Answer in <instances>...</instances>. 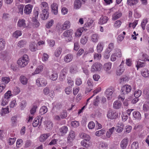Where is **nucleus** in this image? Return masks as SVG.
Here are the masks:
<instances>
[{"instance_id": "obj_60", "label": "nucleus", "mask_w": 149, "mask_h": 149, "mask_svg": "<svg viewBox=\"0 0 149 149\" xmlns=\"http://www.w3.org/2000/svg\"><path fill=\"white\" fill-rule=\"evenodd\" d=\"M71 124L72 126L76 127L79 126V122L75 120L72 121Z\"/></svg>"}, {"instance_id": "obj_12", "label": "nucleus", "mask_w": 149, "mask_h": 149, "mask_svg": "<svg viewBox=\"0 0 149 149\" xmlns=\"http://www.w3.org/2000/svg\"><path fill=\"white\" fill-rule=\"evenodd\" d=\"M112 66V63L110 62H108L105 63L103 65V69L108 74H110V72L109 71L111 69Z\"/></svg>"}, {"instance_id": "obj_14", "label": "nucleus", "mask_w": 149, "mask_h": 149, "mask_svg": "<svg viewBox=\"0 0 149 149\" xmlns=\"http://www.w3.org/2000/svg\"><path fill=\"white\" fill-rule=\"evenodd\" d=\"M88 87H87L86 89V92H88L91 91L93 86V81L92 80L88 79L87 82Z\"/></svg>"}, {"instance_id": "obj_33", "label": "nucleus", "mask_w": 149, "mask_h": 149, "mask_svg": "<svg viewBox=\"0 0 149 149\" xmlns=\"http://www.w3.org/2000/svg\"><path fill=\"white\" fill-rule=\"evenodd\" d=\"M134 118L138 120H140L141 119V115L139 112L136 111H134L133 113Z\"/></svg>"}, {"instance_id": "obj_39", "label": "nucleus", "mask_w": 149, "mask_h": 149, "mask_svg": "<svg viewBox=\"0 0 149 149\" xmlns=\"http://www.w3.org/2000/svg\"><path fill=\"white\" fill-rule=\"evenodd\" d=\"M6 44L5 41L3 39H0V51L2 50L4 48Z\"/></svg>"}, {"instance_id": "obj_50", "label": "nucleus", "mask_w": 149, "mask_h": 149, "mask_svg": "<svg viewBox=\"0 0 149 149\" xmlns=\"http://www.w3.org/2000/svg\"><path fill=\"white\" fill-rule=\"evenodd\" d=\"M22 35L21 31H16L13 34V36L15 38H17L19 37Z\"/></svg>"}, {"instance_id": "obj_32", "label": "nucleus", "mask_w": 149, "mask_h": 149, "mask_svg": "<svg viewBox=\"0 0 149 149\" xmlns=\"http://www.w3.org/2000/svg\"><path fill=\"white\" fill-rule=\"evenodd\" d=\"M18 26L20 27L24 28L26 27V24L25 23V20L22 19L19 20L18 22Z\"/></svg>"}, {"instance_id": "obj_62", "label": "nucleus", "mask_w": 149, "mask_h": 149, "mask_svg": "<svg viewBox=\"0 0 149 149\" xmlns=\"http://www.w3.org/2000/svg\"><path fill=\"white\" fill-rule=\"evenodd\" d=\"M114 48V44L112 43H111L109 44L108 45V48L106 49V50L111 52Z\"/></svg>"}, {"instance_id": "obj_41", "label": "nucleus", "mask_w": 149, "mask_h": 149, "mask_svg": "<svg viewBox=\"0 0 149 149\" xmlns=\"http://www.w3.org/2000/svg\"><path fill=\"white\" fill-rule=\"evenodd\" d=\"M88 37L86 36H82L80 40L81 43L83 45L85 44L88 40Z\"/></svg>"}, {"instance_id": "obj_24", "label": "nucleus", "mask_w": 149, "mask_h": 149, "mask_svg": "<svg viewBox=\"0 0 149 149\" xmlns=\"http://www.w3.org/2000/svg\"><path fill=\"white\" fill-rule=\"evenodd\" d=\"M109 19L106 16H103L101 17L99 20V23L102 24L106 23Z\"/></svg>"}, {"instance_id": "obj_18", "label": "nucleus", "mask_w": 149, "mask_h": 149, "mask_svg": "<svg viewBox=\"0 0 149 149\" xmlns=\"http://www.w3.org/2000/svg\"><path fill=\"white\" fill-rule=\"evenodd\" d=\"M73 59L72 54H67L64 58V61L67 63L71 62Z\"/></svg>"}, {"instance_id": "obj_43", "label": "nucleus", "mask_w": 149, "mask_h": 149, "mask_svg": "<svg viewBox=\"0 0 149 149\" xmlns=\"http://www.w3.org/2000/svg\"><path fill=\"white\" fill-rule=\"evenodd\" d=\"M27 43L25 40H21L19 41L17 45L19 47H23Z\"/></svg>"}, {"instance_id": "obj_57", "label": "nucleus", "mask_w": 149, "mask_h": 149, "mask_svg": "<svg viewBox=\"0 0 149 149\" xmlns=\"http://www.w3.org/2000/svg\"><path fill=\"white\" fill-rule=\"evenodd\" d=\"M1 80L3 82H4L6 84L10 82V79L9 77H4L2 78Z\"/></svg>"}, {"instance_id": "obj_11", "label": "nucleus", "mask_w": 149, "mask_h": 149, "mask_svg": "<svg viewBox=\"0 0 149 149\" xmlns=\"http://www.w3.org/2000/svg\"><path fill=\"white\" fill-rule=\"evenodd\" d=\"M67 72V70L65 68H64L61 71L59 77V80L61 81H63L65 78V74Z\"/></svg>"}, {"instance_id": "obj_23", "label": "nucleus", "mask_w": 149, "mask_h": 149, "mask_svg": "<svg viewBox=\"0 0 149 149\" xmlns=\"http://www.w3.org/2000/svg\"><path fill=\"white\" fill-rule=\"evenodd\" d=\"M41 7L42 11H48L49 7L48 4L47 3L42 2L41 4Z\"/></svg>"}, {"instance_id": "obj_56", "label": "nucleus", "mask_w": 149, "mask_h": 149, "mask_svg": "<svg viewBox=\"0 0 149 149\" xmlns=\"http://www.w3.org/2000/svg\"><path fill=\"white\" fill-rule=\"evenodd\" d=\"M43 69V67L42 66H39L36 69L34 72L35 74H38Z\"/></svg>"}, {"instance_id": "obj_19", "label": "nucleus", "mask_w": 149, "mask_h": 149, "mask_svg": "<svg viewBox=\"0 0 149 149\" xmlns=\"http://www.w3.org/2000/svg\"><path fill=\"white\" fill-rule=\"evenodd\" d=\"M122 15V13L120 12H116L112 15V19L113 20H115L121 17Z\"/></svg>"}, {"instance_id": "obj_61", "label": "nucleus", "mask_w": 149, "mask_h": 149, "mask_svg": "<svg viewBox=\"0 0 149 149\" xmlns=\"http://www.w3.org/2000/svg\"><path fill=\"white\" fill-rule=\"evenodd\" d=\"M138 143L136 142L133 143L131 145V149H138Z\"/></svg>"}, {"instance_id": "obj_34", "label": "nucleus", "mask_w": 149, "mask_h": 149, "mask_svg": "<svg viewBox=\"0 0 149 149\" xmlns=\"http://www.w3.org/2000/svg\"><path fill=\"white\" fill-rule=\"evenodd\" d=\"M122 106V103L120 101H116L113 104V107L116 109H119Z\"/></svg>"}, {"instance_id": "obj_3", "label": "nucleus", "mask_w": 149, "mask_h": 149, "mask_svg": "<svg viewBox=\"0 0 149 149\" xmlns=\"http://www.w3.org/2000/svg\"><path fill=\"white\" fill-rule=\"evenodd\" d=\"M102 65L98 63H94L91 66V72H96L97 71H100L102 67Z\"/></svg>"}, {"instance_id": "obj_22", "label": "nucleus", "mask_w": 149, "mask_h": 149, "mask_svg": "<svg viewBox=\"0 0 149 149\" xmlns=\"http://www.w3.org/2000/svg\"><path fill=\"white\" fill-rule=\"evenodd\" d=\"M70 26V23L68 21H66L61 26V28L63 30H65L66 29H69Z\"/></svg>"}, {"instance_id": "obj_8", "label": "nucleus", "mask_w": 149, "mask_h": 149, "mask_svg": "<svg viewBox=\"0 0 149 149\" xmlns=\"http://www.w3.org/2000/svg\"><path fill=\"white\" fill-rule=\"evenodd\" d=\"M114 92V89L112 88H108L105 92V94L108 100L111 99L112 95Z\"/></svg>"}, {"instance_id": "obj_7", "label": "nucleus", "mask_w": 149, "mask_h": 149, "mask_svg": "<svg viewBox=\"0 0 149 149\" xmlns=\"http://www.w3.org/2000/svg\"><path fill=\"white\" fill-rule=\"evenodd\" d=\"M86 0H75L74 3V8L76 9L80 8L81 5L85 3Z\"/></svg>"}, {"instance_id": "obj_52", "label": "nucleus", "mask_w": 149, "mask_h": 149, "mask_svg": "<svg viewBox=\"0 0 149 149\" xmlns=\"http://www.w3.org/2000/svg\"><path fill=\"white\" fill-rule=\"evenodd\" d=\"M104 133V130L103 129L97 131L95 133V135L98 136H100L103 135Z\"/></svg>"}, {"instance_id": "obj_6", "label": "nucleus", "mask_w": 149, "mask_h": 149, "mask_svg": "<svg viewBox=\"0 0 149 149\" xmlns=\"http://www.w3.org/2000/svg\"><path fill=\"white\" fill-rule=\"evenodd\" d=\"M131 89V86L129 85H125L122 87L121 90L122 93L123 94H127L130 92Z\"/></svg>"}, {"instance_id": "obj_5", "label": "nucleus", "mask_w": 149, "mask_h": 149, "mask_svg": "<svg viewBox=\"0 0 149 149\" xmlns=\"http://www.w3.org/2000/svg\"><path fill=\"white\" fill-rule=\"evenodd\" d=\"M118 113L114 111L110 110L107 113V117L111 119H115L118 117Z\"/></svg>"}, {"instance_id": "obj_25", "label": "nucleus", "mask_w": 149, "mask_h": 149, "mask_svg": "<svg viewBox=\"0 0 149 149\" xmlns=\"http://www.w3.org/2000/svg\"><path fill=\"white\" fill-rule=\"evenodd\" d=\"M53 126V123L52 122L50 121H47L46 123V129L47 131L50 130L52 129Z\"/></svg>"}, {"instance_id": "obj_17", "label": "nucleus", "mask_w": 149, "mask_h": 149, "mask_svg": "<svg viewBox=\"0 0 149 149\" xmlns=\"http://www.w3.org/2000/svg\"><path fill=\"white\" fill-rule=\"evenodd\" d=\"M58 7L57 4L55 3H52L51 5L52 13L54 15H56L58 13Z\"/></svg>"}, {"instance_id": "obj_45", "label": "nucleus", "mask_w": 149, "mask_h": 149, "mask_svg": "<svg viewBox=\"0 0 149 149\" xmlns=\"http://www.w3.org/2000/svg\"><path fill=\"white\" fill-rule=\"evenodd\" d=\"M145 65L146 64L145 63L138 61L137 62V64L136 65V67L137 68V70H138L139 68L144 67Z\"/></svg>"}, {"instance_id": "obj_49", "label": "nucleus", "mask_w": 149, "mask_h": 149, "mask_svg": "<svg viewBox=\"0 0 149 149\" xmlns=\"http://www.w3.org/2000/svg\"><path fill=\"white\" fill-rule=\"evenodd\" d=\"M121 24V22L120 20H118L115 22L113 26L116 28H118L120 27Z\"/></svg>"}, {"instance_id": "obj_63", "label": "nucleus", "mask_w": 149, "mask_h": 149, "mask_svg": "<svg viewBox=\"0 0 149 149\" xmlns=\"http://www.w3.org/2000/svg\"><path fill=\"white\" fill-rule=\"evenodd\" d=\"M87 142H88V141H85V140L82 141L81 143V145L86 148L89 147V144L87 143Z\"/></svg>"}, {"instance_id": "obj_42", "label": "nucleus", "mask_w": 149, "mask_h": 149, "mask_svg": "<svg viewBox=\"0 0 149 149\" xmlns=\"http://www.w3.org/2000/svg\"><path fill=\"white\" fill-rule=\"evenodd\" d=\"M62 51V48L60 47H58L55 52V55L56 57H58L61 54Z\"/></svg>"}, {"instance_id": "obj_30", "label": "nucleus", "mask_w": 149, "mask_h": 149, "mask_svg": "<svg viewBox=\"0 0 149 149\" xmlns=\"http://www.w3.org/2000/svg\"><path fill=\"white\" fill-rule=\"evenodd\" d=\"M59 132L61 135H63L66 134L68 131V128L65 126H64L59 129Z\"/></svg>"}, {"instance_id": "obj_37", "label": "nucleus", "mask_w": 149, "mask_h": 149, "mask_svg": "<svg viewBox=\"0 0 149 149\" xmlns=\"http://www.w3.org/2000/svg\"><path fill=\"white\" fill-rule=\"evenodd\" d=\"M99 148L100 149H107L108 148V145L105 142H101L99 145Z\"/></svg>"}, {"instance_id": "obj_46", "label": "nucleus", "mask_w": 149, "mask_h": 149, "mask_svg": "<svg viewBox=\"0 0 149 149\" xmlns=\"http://www.w3.org/2000/svg\"><path fill=\"white\" fill-rule=\"evenodd\" d=\"M139 0H127V3L129 5L131 6L137 3Z\"/></svg>"}, {"instance_id": "obj_9", "label": "nucleus", "mask_w": 149, "mask_h": 149, "mask_svg": "<svg viewBox=\"0 0 149 149\" xmlns=\"http://www.w3.org/2000/svg\"><path fill=\"white\" fill-rule=\"evenodd\" d=\"M73 34L72 30L71 29L65 31L63 34V36L65 37H69V41H70L72 39V36Z\"/></svg>"}, {"instance_id": "obj_53", "label": "nucleus", "mask_w": 149, "mask_h": 149, "mask_svg": "<svg viewBox=\"0 0 149 149\" xmlns=\"http://www.w3.org/2000/svg\"><path fill=\"white\" fill-rule=\"evenodd\" d=\"M141 74L142 76L144 77H149V71L148 70H144Z\"/></svg>"}, {"instance_id": "obj_44", "label": "nucleus", "mask_w": 149, "mask_h": 149, "mask_svg": "<svg viewBox=\"0 0 149 149\" xmlns=\"http://www.w3.org/2000/svg\"><path fill=\"white\" fill-rule=\"evenodd\" d=\"M83 31V29L82 28H80L78 29L75 33L76 36L77 37L80 36Z\"/></svg>"}, {"instance_id": "obj_36", "label": "nucleus", "mask_w": 149, "mask_h": 149, "mask_svg": "<svg viewBox=\"0 0 149 149\" xmlns=\"http://www.w3.org/2000/svg\"><path fill=\"white\" fill-rule=\"evenodd\" d=\"M42 14L41 15V17L43 20L47 19L49 16V13L48 11H42Z\"/></svg>"}, {"instance_id": "obj_51", "label": "nucleus", "mask_w": 149, "mask_h": 149, "mask_svg": "<svg viewBox=\"0 0 149 149\" xmlns=\"http://www.w3.org/2000/svg\"><path fill=\"white\" fill-rule=\"evenodd\" d=\"M9 112L8 108H2L1 111V116H3L6 114L8 113Z\"/></svg>"}, {"instance_id": "obj_13", "label": "nucleus", "mask_w": 149, "mask_h": 149, "mask_svg": "<svg viewBox=\"0 0 149 149\" xmlns=\"http://www.w3.org/2000/svg\"><path fill=\"white\" fill-rule=\"evenodd\" d=\"M75 134L74 131L71 130L69 132L68 137V141L70 142H71L74 139Z\"/></svg>"}, {"instance_id": "obj_28", "label": "nucleus", "mask_w": 149, "mask_h": 149, "mask_svg": "<svg viewBox=\"0 0 149 149\" xmlns=\"http://www.w3.org/2000/svg\"><path fill=\"white\" fill-rule=\"evenodd\" d=\"M125 70V68L121 64L119 66L118 69L117 70L116 72V74L118 75H121L124 72Z\"/></svg>"}, {"instance_id": "obj_35", "label": "nucleus", "mask_w": 149, "mask_h": 149, "mask_svg": "<svg viewBox=\"0 0 149 149\" xmlns=\"http://www.w3.org/2000/svg\"><path fill=\"white\" fill-rule=\"evenodd\" d=\"M99 38L98 35L97 34H93L91 36V39L92 41L94 42H96L98 41Z\"/></svg>"}, {"instance_id": "obj_38", "label": "nucleus", "mask_w": 149, "mask_h": 149, "mask_svg": "<svg viewBox=\"0 0 149 149\" xmlns=\"http://www.w3.org/2000/svg\"><path fill=\"white\" fill-rule=\"evenodd\" d=\"M115 52L113 54H115V55H116L117 57H121L122 56V54L121 50L119 49H115Z\"/></svg>"}, {"instance_id": "obj_54", "label": "nucleus", "mask_w": 149, "mask_h": 149, "mask_svg": "<svg viewBox=\"0 0 149 149\" xmlns=\"http://www.w3.org/2000/svg\"><path fill=\"white\" fill-rule=\"evenodd\" d=\"M95 126V125L94 123L92 121L89 123L88 127L89 129H93L94 128Z\"/></svg>"}, {"instance_id": "obj_10", "label": "nucleus", "mask_w": 149, "mask_h": 149, "mask_svg": "<svg viewBox=\"0 0 149 149\" xmlns=\"http://www.w3.org/2000/svg\"><path fill=\"white\" fill-rule=\"evenodd\" d=\"M38 117V118H35L33 121L32 125L34 127H36L38 126H40L41 124L42 120L43 119V117H41V118H39Z\"/></svg>"}, {"instance_id": "obj_59", "label": "nucleus", "mask_w": 149, "mask_h": 149, "mask_svg": "<svg viewBox=\"0 0 149 149\" xmlns=\"http://www.w3.org/2000/svg\"><path fill=\"white\" fill-rule=\"evenodd\" d=\"M12 95L11 94V91H8L5 93L4 98L9 100V98H10V97Z\"/></svg>"}, {"instance_id": "obj_2", "label": "nucleus", "mask_w": 149, "mask_h": 149, "mask_svg": "<svg viewBox=\"0 0 149 149\" xmlns=\"http://www.w3.org/2000/svg\"><path fill=\"white\" fill-rule=\"evenodd\" d=\"M11 54L7 51H4L0 54V58L3 60L8 61L11 59Z\"/></svg>"}, {"instance_id": "obj_40", "label": "nucleus", "mask_w": 149, "mask_h": 149, "mask_svg": "<svg viewBox=\"0 0 149 149\" xmlns=\"http://www.w3.org/2000/svg\"><path fill=\"white\" fill-rule=\"evenodd\" d=\"M47 108L45 106H43L40 108V113L42 115L46 113L47 111Z\"/></svg>"}, {"instance_id": "obj_31", "label": "nucleus", "mask_w": 149, "mask_h": 149, "mask_svg": "<svg viewBox=\"0 0 149 149\" xmlns=\"http://www.w3.org/2000/svg\"><path fill=\"white\" fill-rule=\"evenodd\" d=\"M79 136L81 138L84 139V140L87 141H89L90 140V136L85 133H81L79 134Z\"/></svg>"}, {"instance_id": "obj_20", "label": "nucleus", "mask_w": 149, "mask_h": 149, "mask_svg": "<svg viewBox=\"0 0 149 149\" xmlns=\"http://www.w3.org/2000/svg\"><path fill=\"white\" fill-rule=\"evenodd\" d=\"M36 44L35 41L31 42L29 45V49L31 52H35L37 49Z\"/></svg>"}, {"instance_id": "obj_1", "label": "nucleus", "mask_w": 149, "mask_h": 149, "mask_svg": "<svg viewBox=\"0 0 149 149\" xmlns=\"http://www.w3.org/2000/svg\"><path fill=\"white\" fill-rule=\"evenodd\" d=\"M29 61V59L28 56L25 54L22 58H19L18 60L17 64L20 67H23L28 64Z\"/></svg>"}, {"instance_id": "obj_4", "label": "nucleus", "mask_w": 149, "mask_h": 149, "mask_svg": "<svg viewBox=\"0 0 149 149\" xmlns=\"http://www.w3.org/2000/svg\"><path fill=\"white\" fill-rule=\"evenodd\" d=\"M36 84L38 86H45L47 84L46 80L42 78H38L36 81Z\"/></svg>"}, {"instance_id": "obj_21", "label": "nucleus", "mask_w": 149, "mask_h": 149, "mask_svg": "<svg viewBox=\"0 0 149 149\" xmlns=\"http://www.w3.org/2000/svg\"><path fill=\"white\" fill-rule=\"evenodd\" d=\"M19 80L20 82L23 85H26L28 82L27 78L23 75H21L20 76Z\"/></svg>"}, {"instance_id": "obj_58", "label": "nucleus", "mask_w": 149, "mask_h": 149, "mask_svg": "<svg viewBox=\"0 0 149 149\" xmlns=\"http://www.w3.org/2000/svg\"><path fill=\"white\" fill-rule=\"evenodd\" d=\"M26 101H22L19 105V106L21 110L23 109L26 106Z\"/></svg>"}, {"instance_id": "obj_48", "label": "nucleus", "mask_w": 149, "mask_h": 149, "mask_svg": "<svg viewBox=\"0 0 149 149\" xmlns=\"http://www.w3.org/2000/svg\"><path fill=\"white\" fill-rule=\"evenodd\" d=\"M102 56L100 54L95 53L93 55L94 60L96 61L100 60Z\"/></svg>"}, {"instance_id": "obj_55", "label": "nucleus", "mask_w": 149, "mask_h": 149, "mask_svg": "<svg viewBox=\"0 0 149 149\" xmlns=\"http://www.w3.org/2000/svg\"><path fill=\"white\" fill-rule=\"evenodd\" d=\"M78 41L77 40H75L74 42V50L77 51L79 49Z\"/></svg>"}, {"instance_id": "obj_64", "label": "nucleus", "mask_w": 149, "mask_h": 149, "mask_svg": "<svg viewBox=\"0 0 149 149\" xmlns=\"http://www.w3.org/2000/svg\"><path fill=\"white\" fill-rule=\"evenodd\" d=\"M141 91L140 90H138L135 91L134 96L136 97H138L141 95Z\"/></svg>"}, {"instance_id": "obj_15", "label": "nucleus", "mask_w": 149, "mask_h": 149, "mask_svg": "<svg viewBox=\"0 0 149 149\" xmlns=\"http://www.w3.org/2000/svg\"><path fill=\"white\" fill-rule=\"evenodd\" d=\"M128 142V140L127 138L124 139L121 142L120 146L123 149L125 148L127 145Z\"/></svg>"}, {"instance_id": "obj_16", "label": "nucleus", "mask_w": 149, "mask_h": 149, "mask_svg": "<svg viewBox=\"0 0 149 149\" xmlns=\"http://www.w3.org/2000/svg\"><path fill=\"white\" fill-rule=\"evenodd\" d=\"M33 6L30 4L27 5L24 9V13L26 14H29L32 11Z\"/></svg>"}, {"instance_id": "obj_47", "label": "nucleus", "mask_w": 149, "mask_h": 149, "mask_svg": "<svg viewBox=\"0 0 149 149\" xmlns=\"http://www.w3.org/2000/svg\"><path fill=\"white\" fill-rule=\"evenodd\" d=\"M148 22V19H143L141 22V26L143 30H145V26Z\"/></svg>"}, {"instance_id": "obj_29", "label": "nucleus", "mask_w": 149, "mask_h": 149, "mask_svg": "<svg viewBox=\"0 0 149 149\" xmlns=\"http://www.w3.org/2000/svg\"><path fill=\"white\" fill-rule=\"evenodd\" d=\"M49 78L53 81H55L58 78V74L56 72H53L51 73L49 76Z\"/></svg>"}, {"instance_id": "obj_26", "label": "nucleus", "mask_w": 149, "mask_h": 149, "mask_svg": "<svg viewBox=\"0 0 149 149\" xmlns=\"http://www.w3.org/2000/svg\"><path fill=\"white\" fill-rule=\"evenodd\" d=\"M50 135L49 133L42 134L40 137V141L41 142H44L50 136Z\"/></svg>"}, {"instance_id": "obj_27", "label": "nucleus", "mask_w": 149, "mask_h": 149, "mask_svg": "<svg viewBox=\"0 0 149 149\" xmlns=\"http://www.w3.org/2000/svg\"><path fill=\"white\" fill-rule=\"evenodd\" d=\"M104 44L102 42H99L97 47V52L99 53H101L103 49Z\"/></svg>"}]
</instances>
